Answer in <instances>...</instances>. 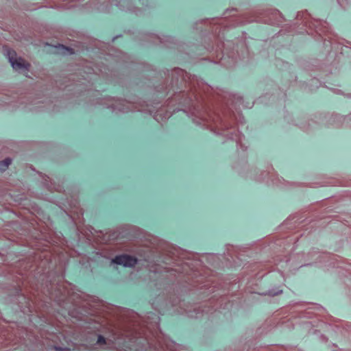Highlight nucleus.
<instances>
[{
  "mask_svg": "<svg viewBox=\"0 0 351 351\" xmlns=\"http://www.w3.org/2000/svg\"><path fill=\"white\" fill-rule=\"evenodd\" d=\"M137 262V259L132 256L123 254L117 256L113 260L112 263L123 265L124 267H134Z\"/></svg>",
  "mask_w": 351,
  "mask_h": 351,
  "instance_id": "obj_2",
  "label": "nucleus"
},
{
  "mask_svg": "<svg viewBox=\"0 0 351 351\" xmlns=\"http://www.w3.org/2000/svg\"><path fill=\"white\" fill-rule=\"evenodd\" d=\"M97 343L98 344H105L106 343V339L102 335H99L97 338Z\"/></svg>",
  "mask_w": 351,
  "mask_h": 351,
  "instance_id": "obj_5",
  "label": "nucleus"
},
{
  "mask_svg": "<svg viewBox=\"0 0 351 351\" xmlns=\"http://www.w3.org/2000/svg\"><path fill=\"white\" fill-rule=\"evenodd\" d=\"M55 349H56V350H58V351H67L69 350L67 348H61V347H57V346L55 347Z\"/></svg>",
  "mask_w": 351,
  "mask_h": 351,
  "instance_id": "obj_6",
  "label": "nucleus"
},
{
  "mask_svg": "<svg viewBox=\"0 0 351 351\" xmlns=\"http://www.w3.org/2000/svg\"><path fill=\"white\" fill-rule=\"evenodd\" d=\"M8 56L14 69L28 71L30 64L21 58H17L15 51L9 49Z\"/></svg>",
  "mask_w": 351,
  "mask_h": 351,
  "instance_id": "obj_1",
  "label": "nucleus"
},
{
  "mask_svg": "<svg viewBox=\"0 0 351 351\" xmlns=\"http://www.w3.org/2000/svg\"><path fill=\"white\" fill-rule=\"evenodd\" d=\"M11 159L9 158H5L2 161H0V171H5L8 168L9 165L11 164Z\"/></svg>",
  "mask_w": 351,
  "mask_h": 351,
  "instance_id": "obj_4",
  "label": "nucleus"
},
{
  "mask_svg": "<svg viewBox=\"0 0 351 351\" xmlns=\"http://www.w3.org/2000/svg\"><path fill=\"white\" fill-rule=\"evenodd\" d=\"M57 49V51L58 53H62L64 55L66 54H73L74 52L72 49L66 47L62 45H59L58 46L56 47Z\"/></svg>",
  "mask_w": 351,
  "mask_h": 351,
  "instance_id": "obj_3",
  "label": "nucleus"
}]
</instances>
